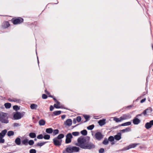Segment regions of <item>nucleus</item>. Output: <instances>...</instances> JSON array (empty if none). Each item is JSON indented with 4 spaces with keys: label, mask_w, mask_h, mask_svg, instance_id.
Listing matches in <instances>:
<instances>
[{
    "label": "nucleus",
    "mask_w": 153,
    "mask_h": 153,
    "mask_svg": "<svg viewBox=\"0 0 153 153\" xmlns=\"http://www.w3.org/2000/svg\"><path fill=\"white\" fill-rule=\"evenodd\" d=\"M53 135L57 134L59 133V130L58 129L54 130L53 132Z\"/></svg>",
    "instance_id": "37"
},
{
    "label": "nucleus",
    "mask_w": 153,
    "mask_h": 153,
    "mask_svg": "<svg viewBox=\"0 0 153 153\" xmlns=\"http://www.w3.org/2000/svg\"><path fill=\"white\" fill-rule=\"evenodd\" d=\"M14 134V132L13 131H9L8 132L7 135L9 137L13 136Z\"/></svg>",
    "instance_id": "29"
},
{
    "label": "nucleus",
    "mask_w": 153,
    "mask_h": 153,
    "mask_svg": "<svg viewBox=\"0 0 153 153\" xmlns=\"http://www.w3.org/2000/svg\"><path fill=\"white\" fill-rule=\"evenodd\" d=\"M104 152V150L103 148L100 149L99 150V152L100 153H103Z\"/></svg>",
    "instance_id": "47"
},
{
    "label": "nucleus",
    "mask_w": 153,
    "mask_h": 153,
    "mask_svg": "<svg viewBox=\"0 0 153 153\" xmlns=\"http://www.w3.org/2000/svg\"><path fill=\"white\" fill-rule=\"evenodd\" d=\"M53 99L54 100H55V101H56H56H56V99L55 98H53Z\"/></svg>",
    "instance_id": "61"
},
{
    "label": "nucleus",
    "mask_w": 153,
    "mask_h": 153,
    "mask_svg": "<svg viewBox=\"0 0 153 153\" xmlns=\"http://www.w3.org/2000/svg\"><path fill=\"white\" fill-rule=\"evenodd\" d=\"M147 112V113H151L152 111V109L151 108H149L146 109Z\"/></svg>",
    "instance_id": "43"
},
{
    "label": "nucleus",
    "mask_w": 153,
    "mask_h": 153,
    "mask_svg": "<svg viewBox=\"0 0 153 153\" xmlns=\"http://www.w3.org/2000/svg\"><path fill=\"white\" fill-rule=\"evenodd\" d=\"M147 113V110H146H146H144L143 112V114L145 115H146V113Z\"/></svg>",
    "instance_id": "54"
},
{
    "label": "nucleus",
    "mask_w": 153,
    "mask_h": 153,
    "mask_svg": "<svg viewBox=\"0 0 153 153\" xmlns=\"http://www.w3.org/2000/svg\"><path fill=\"white\" fill-rule=\"evenodd\" d=\"M65 116L64 115H62L61 116V118L62 119H65Z\"/></svg>",
    "instance_id": "56"
},
{
    "label": "nucleus",
    "mask_w": 153,
    "mask_h": 153,
    "mask_svg": "<svg viewBox=\"0 0 153 153\" xmlns=\"http://www.w3.org/2000/svg\"><path fill=\"white\" fill-rule=\"evenodd\" d=\"M152 71H153V70H152Z\"/></svg>",
    "instance_id": "64"
},
{
    "label": "nucleus",
    "mask_w": 153,
    "mask_h": 153,
    "mask_svg": "<svg viewBox=\"0 0 153 153\" xmlns=\"http://www.w3.org/2000/svg\"><path fill=\"white\" fill-rule=\"evenodd\" d=\"M34 140H36V139L35 138L34 139Z\"/></svg>",
    "instance_id": "62"
},
{
    "label": "nucleus",
    "mask_w": 153,
    "mask_h": 153,
    "mask_svg": "<svg viewBox=\"0 0 153 153\" xmlns=\"http://www.w3.org/2000/svg\"><path fill=\"white\" fill-rule=\"evenodd\" d=\"M81 117L80 116H78L77 117L76 120L78 122H79L81 120Z\"/></svg>",
    "instance_id": "48"
},
{
    "label": "nucleus",
    "mask_w": 153,
    "mask_h": 153,
    "mask_svg": "<svg viewBox=\"0 0 153 153\" xmlns=\"http://www.w3.org/2000/svg\"><path fill=\"white\" fill-rule=\"evenodd\" d=\"M46 143V142L39 143H37V145L38 146H41L44 145Z\"/></svg>",
    "instance_id": "39"
},
{
    "label": "nucleus",
    "mask_w": 153,
    "mask_h": 153,
    "mask_svg": "<svg viewBox=\"0 0 153 153\" xmlns=\"http://www.w3.org/2000/svg\"><path fill=\"white\" fill-rule=\"evenodd\" d=\"M122 134L120 132L118 133L116 135L114 136V139L117 140H120L121 138Z\"/></svg>",
    "instance_id": "14"
},
{
    "label": "nucleus",
    "mask_w": 153,
    "mask_h": 153,
    "mask_svg": "<svg viewBox=\"0 0 153 153\" xmlns=\"http://www.w3.org/2000/svg\"><path fill=\"white\" fill-rule=\"evenodd\" d=\"M25 113L22 112L21 113L17 112L14 114L13 117L15 120H18L21 119Z\"/></svg>",
    "instance_id": "4"
},
{
    "label": "nucleus",
    "mask_w": 153,
    "mask_h": 153,
    "mask_svg": "<svg viewBox=\"0 0 153 153\" xmlns=\"http://www.w3.org/2000/svg\"><path fill=\"white\" fill-rule=\"evenodd\" d=\"M4 142V140L3 138H0V143H3Z\"/></svg>",
    "instance_id": "51"
},
{
    "label": "nucleus",
    "mask_w": 153,
    "mask_h": 153,
    "mask_svg": "<svg viewBox=\"0 0 153 153\" xmlns=\"http://www.w3.org/2000/svg\"><path fill=\"white\" fill-rule=\"evenodd\" d=\"M29 136L31 138H35L36 137V134L34 133H30L29 134Z\"/></svg>",
    "instance_id": "30"
},
{
    "label": "nucleus",
    "mask_w": 153,
    "mask_h": 153,
    "mask_svg": "<svg viewBox=\"0 0 153 153\" xmlns=\"http://www.w3.org/2000/svg\"><path fill=\"white\" fill-rule=\"evenodd\" d=\"M54 144L56 146H59L62 144V140L58 139V138H55L53 139Z\"/></svg>",
    "instance_id": "7"
},
{
    "label": "nucleus",
    "mask_w": 153,
    "mask_h": 153,
    "mask_svg": "<svg viewBox=\"0 0 153 153\" xmlns=\"http://www.w3.org/2000/svg\"><path fill=\"white\" fill-rule=\"evenodd\" d=\"M53 113L55 115H58L61 114V111H54L53 112Z\"/></svg>",
    "instance_id": "33"
},
{
    "label": "nucleus",
    "mask_w": 153,
    "mask_h": 153,
    "mask_svg": "<svg viewBox=\"0 0 153 153\" xmlns=\"http://www.w3.org/2000/svg\"><path fill=\"white\" fill-rule=\"evenodd\" d=\"M121 117L123 120L131 118V116L129 114H125L121 116Z\"/></svg>",
    "instance_id": "13"
},
{
    "label": "nucleus",
    "mask_w": 153,
    "mask_h": 153,
    "mask_svg": "<svg viewBox=\"0 0 153 153\" xmlns=\"http://www.w3.org/2000/svg\"><path fill=\"white\" fill-rule=\"evenodd\" d=\"M72 124V121L71 119H67L64 123V125L68 126H71Z\"/></svg>",
    "instance_id": "12"
},
{
    "label": "nucleus",
    "mask_w": 153,
    "mask_h": 153,
    "mask_svg": "<svg viewBox=\"0 0 153 153\" xmlns=\"http://www.w3.org/2000/svg\"><path fill=\"white\" fill-rule=\"evenodd\" d=\"M139 145V143H137L131 144L123 148V150L125 151L129 150L131 149L134 148Z\"/></svg>",
    "instance_id": "5"
},
{
    "label": "nucleus",
    "mask_w": 153,
    "mask_h": 153,
    "mask_svg": "<svg viewBox=\"0 0 153 153\" xmlns=\"http://www.w3.org/2000/svg\"><path fill=\"white\" fill-rule=\"evenodd\" d=\"M131 131V129L130 128L128 127L127 128L125 129H123L121 130V131L123 133H124L125 132H129Z\"/></svg>",
    "instance_id": "20"
},
{
    "label": "nucleus",
    "mask_w": 153,
    "mask_h": 153,
    "mask_svg": "<svg viewBox=\"0 0 153 153\" xmlns=\"http://www.w3.org/2000/svg\"><path fill=\"white\" fill-rule=\"evenodd\" d=\"M7 132V130L6 129H4L0 133H1L3 136H4L6 133Z\"/></svg>",
    "instance_id": "41"
},
{
    "label": "nucleus",
    "mask_w": 153,
    "mask_h": 153,
    "mask_svg": "<svg viewBox=\"0 0 153 153\" xmlns=\"http://www.w3.org/2000/svg\"><path fill=\"white\" fill-rule=\"evenodd\" d=\"M28 143L30 145L32 146L34 144V142L32 140H30L29 141H28Z\"/></svg>",
    "instance_id": "42"
},
{
    "label": "nucleus",
    "mask_w": 153,
    "mask_h": 153,
    "mask_svg": "<svg viewBox=\"0 0 153 153\" xmlns=\"http://www.w3.org/2000/svg\"><path fill=\"white\" fill-rule=\"evenodd\" d=\"M43 138V135L42 134H39L37 136V138L38 139H42Z\"/></svg>",
    "instance_id": "45"
},
{
    "label": "nucleus",
    "mask_w": 153,
    "mask_h": 153,
    "mask_svg": "<svg viewBox=\"0 0 153 153\" xmlns=\"http://www.w3.org/2000/svg\"><path fill=\"white\" fill-rule=\"evenodd\" d=\"M79 134V133L78 132H74L72 133V134L75 136H78Z\"/></svg>",
    "instance_id": "40"
},
{
    "label": "nucleus",
    "mask_w": 153,
    "mask_h": 153,
    "mask_svg": "<svg viewBox=\"0 0 153 153\" xmlns=\"http://www.w3.org/2000/svg\"><path fill=\"white\" fill-rule=\"evenodd\" d=\"M50 135L48 134H46L44 135L43 137V138L45 140H49L50 139Z\"/></svg>",
    "instance_id": "35"
},
{
    "label": "nucleus",
    "mask_w": 153,
    "mask_h": 153,
    "mask_svg": "<svg viewBox=\"0 0 153 153\" xmlns=\"http://www.w3.org/2000/svg\"><path fill=\"white\" fill-rule=\"evenodd\" d=\"M146 100V98H144V99L142 100H141L140 102L141 103L143 102H144Z\"/></svg>",
    "instance_id": "55"
},
{
    "label": "nucleus",
    "mask_w": 153,
    "mask_h": 153,
    "mask_svg": "<svg viewBox=\"0 0 153 153\" xmlns=\"http://www.w3.org/2000/svg\"><path fill=\"white\" fill-rule=\"evenodd\" d=\"M153 126V120L150 121L149 122L146 123L145 125V128L147 129L150 128Z\"/></svg>",
    "instance_id": "10"
},
{
    "label": "nucleus",
    "mask_w": 153,
    "mask_h": 153,
    "mask_svg": "<svg viewBox=\"0 0 153 153\" xmlns=\"http://www.w3.org/2000/svg\"><path fill=\"white\" fill-rule=\"evenodd\" d=\"M152 49H153V45H152Z\"/></svg>",
    "instance_id": "63"
},
{
    "label": "nucleus",
    "mask_w": 153,
    "mask_h": 153,
    "mask_svg": "<svg viewBox=\"0 0 153 153\" xmlns=\"http://www.w3.org/2000/svg\"><path fill=\"white\" fill-rule=\"evenodd\" d=\"M15 142L17 145H20L21 142L20 138L19 137H17L15 140Z\"/></svg>",
    "instance_id": "17"
},
{
    "label": "nucleus",
    "mask_w": 153,
    "mask_h": 153,
    "mask_svg": "<svg viewBox=\"0 0 153 153\" xmlns=\"http://www.w3.org/2000/svg\"><path fill=\"white\" fill-rule=\"evenodd\" d=\"M94 127V125H92L87 127V128L89 130H92Z\"/></svg>",
    "instance_id": "36"
},
{
    "label": "nucleus",
    "mask_w": 153,
    "mask_h": 153,
    "mask_svg": "<svg viewBox=\"0 0 153 153\" xmlns=\"http://www.w3.org/2000/svg\"><path fill=\"white\" fill-rule=\"evenodd\" d=\"M45 121L43 120H41L39 121V124L41 126L45 125Z\"/></svg>",
    "instance_id": "28"
},
{
    "label": "nucleus",
    "mask_w": 153,
    "mask_h": 153,
    "mask_svg": "<svg viewBox=\"0 0 153 153\" xmlns=\"http://www.w3.org/2000/svg\"><path fill=\"white\" fill-rule=\"evenodd\" d=\"M96 138L99 140H101L102 138V136L100 132L96 133L95 135Z\"/></svg>",
    "instance_id": "11"
},
{
    "label": "nucleus",
    "mask_w": 153,
    "mask_h": 153,
    "mask_svg": "<svg viewBox=\"0 0 153 153\" xmlns=\"http://www.w3.org/2000/svg\"><path fill=\"white\" fill-rule=\"evenodd\" d=\"M113 120L116 123L121 122L123 121L121 117L119 118H117L116 117H114V118Z\"/></svg>",
    "instance_id": "19"
},
{
    "label": "nucleus",
    "mask_w": 153,
    "mask_h": 153,
    "mask_svg": "<svg viewBox=\"0 0 153 153\" xmlns=\"http://www.w3.org/2000/svg\"><path fill=\"white\" fill-rule=\"evenodd\" d=\"M8 100L10 102H19V100L16 99H8Z\"/></svg>",
    "instance_id": "26"
},
{
    "label": "nucleus",
    "mask_w": 153,
    "mask_h": 153,
    "mask_svg": "<svg viewBox=\"0 0 153 153\" xmlns=\"http://www.w3.org/2000/svg\"><path fill=\"white\" fill-rule=\"evenodd\" d=\"M30 153H36V151L35 149H31L30 150Z\"/></svg>",
    "instance_id": "46"
},
{
    "label": "nucleus",
    "mask_w": 153,
    "mask_h": 153,
    "mask_svg": "<svg viewBox=\"0 0 153 153\" xmlns=\"http://www.w3.org/2000/svg\"><path fill=\"white\" fill-rule=\"evenodd\" d=\"M73 122L75 124L76 123V120L75 119H74L73 120Z\"/></svg>",
    "instance_id": "58"
},
{
    "label": "nucleus",
    "mask_w": 153,
    "mask_h": 153,
    "mask_svg": "<svg viewBox=\"0 0 153 153\" xmlns=\"http://www.w3.org/2000/svg\"><path fill=\"white\" fill-rule=\"evenodd\" d=\"M142 114H139L137 115L136 116V117H138V116H141V115H142Z\"/></svg>",
    "instance_id": "59"
},
{
    "label": "nucleus",
    "mask_w": 153,
    "mask_h": 153,
    "mask_svg": "<svg viewBox=\"0 0 153 153\" xmlns=\"http://www.w3.org/2000/svg\"><path fill=\"white\" fill-rule=\"evenodd\" d=\"M105 121L106 119H103L99 120L98 122V123L100 126H102L105 124Z\"/></svg>",
    "instance_id": "15"
},
{
    "label": "nucleus",
    "mask_w": 153,
    "mask_h": 153,
    "mask_svg": "<svg viewBox=\"0 0 153 153\" xmlns=\"http://www.w3.org/2000/svg\"><path fill=\"white\" fill-rule=\"evenodd\" d=\"M4 106L5 107L7 108H10L11 106V104L10 103H5Z\"/></svg>",
    "instance_id": "31"
},
{
    "label": "nucleus",
    "mask_w": 153,
    "mask_h": 153,
    "mask_svg": "<svg viewBox=\"0 0 153 153\" xmlns=\"http://www.w3.org/2000/svg\"><path fill=\"white\" fill-rule=\"evenodd\" d=\"M81 134L84 135H86L87 134V131L86 130H84L81 131Z\"/></svg>",
    "instance_id": "34"
},
{
    "label": "nucleus",
    "mask_w": 153,
    "mask_h": 153,
    "mask_svg": "<svg viewBox=\"0 0 153 153\" xmlns=\"http://www.w3.org/2000/svg\"><path fill=\"white\" fill-rule=\"evenodd\" d=\"M10 26V24L8 22H4L2 24V27L3 28H6Z\"/></svg>",
    "instance_id": "18"
},
{
    "label": "nucleus",
    "mask_w": 153,
    "mask_h": 153,
    "mask_svg": "<svg viewBox=\"0 0 153 153\" xmlns=\"http://www.w3.org/2000/svg\"><path fill=\"white\" fill-rule=\"evenodd\" d=\"M108 143V140L107 139H105L102 142L105 145H107Z\"/></svg>",
    "instance_id": "38"
},
{
    "label": "nucleus",
    "mask_w": 153,
    "mask_h": 153,
    "mask_svg": "<svg viewBox=\"0 0 153 153\" xmlns=\"http://www.w3.org/2000/svg\"><path fill=\"white\" fill-rule=\"evenodd\" d=\"M131 122H128L123 123L120 125V126H126L131 125Z\"/></svg>",
    "instance_id": "24"
},
{
    "label": "nucleus",
    "mask_w": 153,
    "mask_h": 153,
    "mask_svg": "<svg viewBox=\"0 0 153 153\" xmlns=\"http://www.w3.org/2000/svg\"><path fill=\"white\" fill-rule=\"evenodd\" d=\"M4 136L0 133V138H3Z\"/></svg>",
    "instance_id": "57"
},
{
    "label": "nucleus",
    "mask_w": 153,
    "mask_h": 153,
    "mask_svg": "<svg viewBox=\"0 0 153 153\" xmlns=\"http://www.w3.org/2000/svg\"><path fill=\"white\" fill-rule=\"evenodd\" d=\"M45 92H46V93H47V94H49V93H48V92H47V91H46V90H45Z\"/></svg>",
    "instance_id": "60"
},
{
    "label": "nucleus",
    "mask_w": 153,
    "mask_h": 153,
    "mask_svg": "<svg viewBox=\"0 0 153 153\" xmlns=\"http://www.w3.org/2000/svg\"><path fill=\"white\" fill-rule=\"evenodd\" d=\"M56 103L54 105V107L56 108H61L60 104V102L58 101H56Z\"/></svg>",
    "instance_id": "21"
},
{
    "label": "nucleus",
    "mask_w": 153,
    "mask_h": 153,
    "mask_svg": "<svg viewBox=\"0 0 153 153\" xmlns=\"http://www.w3.org/2000/svg\"><path fill=\"white\" fill-rule=\"evenodd\" d=\"M13 109L16 110L17 111L19 110V108L17 105H14L13 107Z\"/></svg>",
    "instance_id": "44"
},
{
    "label": "nucleus",
    "mask_w": 153,
    "mask_h": 153,
    "mask_svg": "<svg viewBox=\"0 0 153 153\" xmlns=\"http://www.w3.org/2000/svg\"><path fill=\"white\" fill-rule=\"evenodd\" d=\"M79 149L78 147L76 146H68L62 152V153H71L76 152L79 151Z\"/></svg>",
    "instance_id": "1"
},
{
    "label": "nucleus",
    "mask_w": 153,
    "mask_h": 153,
    "mask_svg": "<svg viewBox=\"0 0 153 153\" xmlns=\"http://www.w3.org/2000/svg\"><path fill=\"white\" fill-rule=\"evenodd\" d=\"M38 105L36 104H32L30 105V108L32 109H36Z\"/></svg>",
    "instance_id": "23"
},
{
    "label": "nucleus",
    "mask_w": 153,
    "mask_h": 153,
    "mask_svg": "<svg viewBox=\"0 0 153 153\" xmlns=\"http://www.w3.org/2000/svg\"><path fill=\"white\" fill-rule=\"evenodd\" d=\"M114 139V137L113 136H111L109 137L108 140L110 141L111 142V144L112 145H113L114 144V142H113Z\"/></svg>",
    "instance_id": "22"
},
{
    "label": "nucleus",
    "mask_w": 153,
    "mask_h": 153,
    "mask_svg": "<svg viewBox=\"0 0 153 153\" xmlns=\"http://www.w3.org/2000/svg\"><path fill=\"white\" fill-rule=\"evenodd\" d=\"M46 132L49 134H51L53 132V129L51 128H47L46 130Z\"/></svg>",
    "instance_id": "27"
},
{
    "label": "nucleus",
    "mask_w": 153,
    "mask_h": 153,
    "mask_svg": "<svg viewBox=\"0 0 153 153\" xmlns=\"http://www.w3.org/2000/svg\"><path fill=\"white\" fill-rule=\"evenodd\" d=\"M95 147V145L91 142L87 141L86 146L84 149H93Z\"/></svg>",
    "instance_id": "6"
},
{
    "label": "nucleus",
    "mask_w": 153,
    "mask_h": 153,
    "mask_svg": "<svg viewBox=\"0 0 153 153\" xmlns=\"http://www.w3.org/2000/svg\"><path fill=\"white\" fill-rule=\"evenodd\" d=\"M64 137V135L62 134H60L58 135L57 137H56L58 139L62 140L61 139Z\"/></svg>",
    "instance_id": "32"
},
{
    "label": "nucleus",
    "mask_w": 153,
    "mask_h": 153,
    "mask_svg": "<svg viewBox=\"0 0 153 153\" xmlns=\"http://www.w3.org/2000/svg\"><path fill=\"white\" fill-rule=\"evenodd\" d=\"M53 106L51 105L50 107V111H52L53 109Z\"/></svg>",
    "instance_id": "53"
},
{
    "label": "nucleus",
    "mask_w": 153,
    "mask_h": 153,
    "mask_svg": "<svg viewBox=\"0 0 153 153\" xmlns=\"http://www.w3.org/2000/svg\"><path fill=\"white\" fill-rule=\"evenodd\" d=\"M133 123L134 125H138L140 122V120L136 117H135L133 120Z\"/></svg>",
    "instance_id": "16"
},
{
    "label": "nucleus",
    "mask_w": 153,
    "mask_h": 153,
    "mask_svg": "<svg viewBox=\"0 0 153 153\" xmlns=\"http://www.w3.org/2000/svg\"><path fill=\"white\" fill-rule=\"evenodd\" d=\"M87 141L85 138H79L77 140V143H76V145L80 148L84 149L86 146Z\"/></svg>",
    "instance_id": "3"
},
{
    "label": "nucleus",
    "mask_w": 153,
    "mask_h": 153,
    "mask_svg": "<svg viewBox=\"0 0 153 153\" xmlns=\"http://www.w3.org/2000/svg\"><path fill=\"white\" fill-rule=\"evenodd\" d=\"M0 122L4 124L9 123L8 117L7 114L0 112Z\"/></svg>",
    "instance_id": "2"
},
{
    "label": "nucleus",
    "mask_w": 153,
    "mask_h": 153,
    "mask_svg": "<svg viewBox=\"0 0 153 153\" xmlns=\"http://www.w3.org/2000/svg\"><path fill=\"white\" fill-rule=\"evenodd\" d=\"M13 126L14 127H17L20 126V125L17 123H15L13 124Z\"/></svg>",
    "instance_id": "50"
},
{
    "label": "nucleus",
    "mask_w": 153,
    "mask_h": 153,
    "mask_svg": "<svg viewBox=\"0 0 153 153\" xmlns=\"http://www.w3.org/2000/svg\"><path fill=\"white\" fill-rule=\"evenodd\" d=\"M86 120V121H85V122H86L87 120L89 119V117L88 115H85L84 116Z\"/></svg>",
    "instance_id": "52"
},
{
    "label": "nucleus",
    "mask_w": 153,
    "mask_h": 153,
    "mask_svg": "<svg viewBox=\"0 0 153 153\" xmlns=\"http://www.w3.org/2000/svg\"><path fill=\"white\" fill-rule=\"evenodd\" d=\"M28 140L27 139H26L23 140H22V144L24 145L27 146L28 143Z\"/></svg>",
    "instance_id": "25"
},
{
    "label": "nucleus",
    "mask_w": 153,
    "mask_h": 153,
    "mask_svg": "<svg viewBox=\"0 0 153 153\" xmlns=\"http://www.w3.org/2000/svg\"><path fill=\"white\" fill-rule=\"evenodd\" d=\"M42 98L43 99H46L48 97L45 94H43L42 95Z\"/></svg>",
    "instance_id": "49"
},
{
    "label": "nucleus",
    "mask_w": 153,
    "mask_h": 153,
    "mask_svg": "<svg viewBox=\"0 0 153 153\" xmlns=\"http://www.w3.org/2000/svg\"><path fill=\"white\" fill-rule=\"evenodd\" d=\"M73 137L72 134L70 133H68L66 136L65 143H68L71 142V139Z\"/></svg>",
    "instance_id": "9"
},
{
    "label": "nucleus",
    "mask_w": 153,
    "mask_h": 153,
    "mask_svg": "<svg viewBox=\"0 0 153 153\" xmlns=\"http://www.w3.org/2000/svg\"><path fill=\"white\" fill-rule=\"evenodd\" d=\"M13 23L14 25L20 24L23 21V19L21 18L12 19Z\"/></svg>",
    "instance_id": "8"
}]
</instances>
